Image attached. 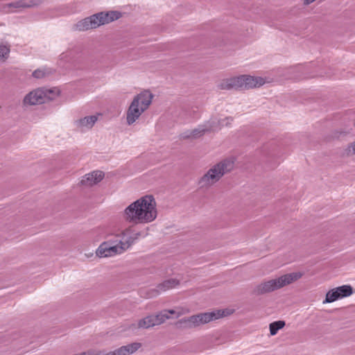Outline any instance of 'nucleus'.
<instances>
[{"mask_svg": "<svg viewBox=\"0 0 355 355\" xmlns=\"http://www.w3.org/2000/svg\"><path fill=\"white\" fill-rule=\"evenodd\" d=\"M104 178V173L101 171H94L85 175L80 181V184L85 187H92L100 182Z\"/></svg>", "mask_w": 355, "mask_h": 355, "instance_id": "obj_13", "label": "nucleus"}, {"mask_svg": "<svg viewBox=\"0 0 355 355\" xmlns=\"http://www.w3.org/2000/svg\"><path fill=\"white\" fill-rule=\"evenodd\" d=\"M30 6L29 5H27L26 3H24L22 2H18L16 3V7L17 8H19V7H22V8H26V7H29Z\"/></svg>", "mask_w": 355, "mask_h": 355, "instance_id": "obj_28", "label": "nucleus"}, {"mask_svg": "<svg viewBox=\"0 0 355 355\" xmlns=\"http://www.w3.org/2000/svg\"><path fill=\"white\" fill-rule=\"evenodd\" d=\"M101 113H96L93 115L85 116L74 121L75 127L80 132H86L91 130L98 121Z\"/></svg>", "mask_w": 355, "mask_h": 355, "instance_id": "obj_9", "label": "nucleus"}, {"mask_svg": "<svg viewBox=\"0 0 355 355\" xmlns=\"http://www.w3.org/2000/svg\"><path fill=\"white\" fill-rule=\"evenodd\" d=\"M141 347L140 343L135 342L116 349L118 355H131Z\"/></svg>", "mask_w": 355, "mask_h": 355, "instance_id": "obj_18", "label": "nucleus"}, {"mask_svg": "<svg viewBox=\"0 0 355 355\" xmlns=\"http://www.w3.org/2000/svg\"><path fill=\"white\" fill-rule=\"evenodd\" d=\"M175 325L179 329H195L191 315L179 320Z\"/></svg>", "mask_w": 355, "mask_h": 355, "instance_id": "obj_22", "label": "nucleus"}, {"mask_svg": "<svg viewBox=\"0 0 355 355\" xmlns=\"http://www.w3.org/2000/svg\"><path fill=\"white\" fill-rule=\"evenodd\" d=\"M206 133H208L207 129L203 123L194 129L184 131L182 133L181 137L184 139H196L201 137Z\"/></svg>", "mask_w": 355, "mask_h": 355, "instance_id": "obj_15", "label": "nucleus"}, {"mask_svg": "<svg viewBox=\"0 0 355 355\" xmlns=\"http://www.w3.org/2000/svg\"><path fill=\"white\" fill-rule=\"evenodd\" d=\"M183 313H184L182 311H176L173 309H171L163 310L155 314H151V316L153 320L154 325L159 326L164 323L167 320L171 319V315H175V317L177 318L181 316Z\"/></svg>", "mask_w": 355, "mask_h": 355, "instance_id": "obj_12", "label": "nucleus"}, {"mask_svg": "<svg viewBox=\"0 0 355 355\" xmlns=\"http://www.w3.org/2000/svg\"><path fill=\"white\" fill-rule=\"evenodd\" d=\"M155 327L151 315L139 320L137 322L132 323L130 329L135 331L139 329H150Z\"/></svg>", "mask_w": 355, "mask_h": 355, "instance_id": "obj_16", "label": "nucleus"}, {"mask_svg": "<svg viewBox=\"0 0 355 355\" xmlns=\"http://www.w3.org/2000/svg\"><path fill=\"white\" fill-rule=\"evenodd\" d=\"M302 276V272H295L262 282L255 286L254 288V293L257 295H262L279 290L298 280Z\"/></svg>", "mask_w": 355, "mask_h": 355, "instance_id": "obj_6", "label": "nucleus"}, {"mask_svg": "<svg viewBox=\"0 0 355 355\" xmlns=\"http://www.w3.org/2000/svg\"><path fill=\"white\" fill-rule=\"evenodd\" d=\"M241 89L259 87L268 82L265 78L250 75H241Z\"/></svg>", "mask_w": 355, "mask_h": 355, "instance_id": "obj_10", "label": "nucleus"}, {"mask_svg": "<svg viewBox=\"0 0 355 355\" xmlns=\"http://www.w3.org/2000/svg\"><path fill=\"white\" fill-rule=\"evenodd\" d=\"M352 294L353 288L350 285H343L329 291L322 303H331L338 300L349 297Z\"/></svg>", "mask_w": 355, "mask_h": 355, "instance_id": "obj_8", "label": "nucleus"}, {"mask_svg": "<svg viewBox=\"0 0 355 355\" xmlns=\"http://www.w3.org/2000/svg\"><path fill=\"white\" fill-rule=\"evenodd\" d=\"M42 89L44 92V103L56 99L61 94L60 89L55 87L51 88L42 87Z\"/></svg>", "mask_w": 355, "mask_h": 355, "instance_id": "obj_19", "label": "nucleus"}, {"mask_svg": "<svg viewBox=\"0 0 355 355\" xmlns=\"http://www.w3.org/2000/svg\"><path fill=\"white\" fill-rule=\"evenodd\" d=\"M81 53V50L79 48H73L62 53L60 55V60L67 62L75 63L78 62V55Z\"/></svg>", "mask_w": 355, "mask_h": 355, "instance_id": "obj_17", "label": "nucleus"}, {"mask_svg": "<svg viewBox=\"0 0 355 355\" xmlns=\"http://www.w3.org/2000/svg\"><path fill=\"white\" fill-rule=\"evenodd\" d=\"M204 125L207 129L208 133L217 131L225 126V124L222 123L217 116L211 117L208 121L205 122Z\"/></svg>", "mask_w": 355, "mask_h": 355, "instance_id": "obj_21", "label": "nucleus"}, {"mask_svg": "<svg viewBox=\"0 0 355 355\" xmlns=\"http://www.w3.org/2000/svg\"><path fill=\"white\" fill-rule=\"evenodd\" d=\"M10 49L5 45L0 44V62H5L8 58Z\"/></svg>", "mask_w": 355, "mask_h": 355, "instance_id": "obj_25", "label": "nucleus"}, {"mask_svg": "<svg viewBox=\"0 0 355 355\" xmlns=\"http://www.w3.org/2000/svg\"><path fill=\"white\" fill-rule=\"evenodd\" d=\"M154 95L148 89L141 91L134 96L126 112L125 119L128 125L135 123L150 107Z\"/></svg>", "mask_w": 355, "mask_h": 355, "instance_id": "obj_3", "label": "nucleus"}, {"mask_svg": "<svg viewBox=\"0 0 355 355\" xmlns=\"http://www.w3.org/2000/svg\"><path fill=\"white\" fill-rule=\"evenodd\" d=\"M121 17L119 11L100 12L78 21L73 28L78 31H86L95 29L101 26L107 24Z\"/></svg>", "mask_w": 355, "mask_h": 355, "instance_id": "obj_5", "label": "nucleus"}, {"mask_svg": "<svg viewBox=\"0 0 355 355\" xmlns=\"http://www.w3.org/2000/svg\"><path fill=\"white\" fill-rule=\"evenodd\" d=\"M179 284L180 281L176 278L166 279L157 286V292L159 293L174 288L178 286Z\"/></svg>", "mask_w": 355, "mask_h": 355, "instance_id": "obj_20", "label": "nucleus"}, {"mask_svg": "<svg viewBox=\"0 0 355 355\" xmlns=\"http://www.w3.org/2000/svg\"><path fill=\"white\" fill-rule=\"evenodd\" d=\"M142 236L132 225H129L116 234L113 239L101 243L96 250L99 258H109L122 254Z\"/></svg>", "mask_w": 355, "mask_h": 355, "instance_id": "obj_1", "label": "nucleus"}, {"mask_svg": "<svg viewBox=\"0 0 355 355\" xmlns=\"http://www.w3.org/2000/svg\"><path fill=\"white\" fill-rule=\"evenodd\" d=\"M232 313L233 310L229 309H218L209 312L200 313L196 315H193L191 317L193 319L194 328H198L211 321L230 315Z\"/></svg>", "mask_w": 355, "mask_h": 355, "instance_id": "obj_7", "label": "nucleus"}, {"mask_svg": "<svg viewBox=\"0 0 355 355\" xmlns=\"http://www.w3.org/2000/svg\"><path fill=\"white\" fill-rule=\"evenodd\" d=\"M222 123L225 124V126H227L232 122V118L231 117H225V118H219Z\"/></svg>", "mask_w": 355, "mask_h": 355, "instance_id": "obj_27", "label": "nucleus"}, {"mask_svg": "<svg viewBox=\"0 0 355 355\" xmlns=\"http://www.w3.org/2000/svg\"><path fill=\"white\" fill-rule=\"evenodd\" d=\"M157 202L151 195H146L131 202L122 212L123 219L131 224H147L157 217Z\"/></svg>", "mask_w": 355, "mask_h": 355, "instance_id": "obj_2", "label": "nucleus"}, {"mask_svg": "<svg viewBox=\"0 0 355 355\" xmlns=\"http://www.w3.org/2000/svg\"><path fill=\"white\" fill-rule=\"evenodd\" d=\"M285 322L283 320H278L270 323L269 325L270 335H276L278 331L282 329L285 326Z\"/></svg>", "mask_w": 355, "mask_h": 355, "instance_id": "obj_23", "label": "nucleus"}, {"mask_svg": "<svg viewBox=\"0 0 355 355\" xmlns=\"http://www.w3.org/2000/svg\"><path fill=\"white\" fill-rule=\"evenodd\" d=\"M241 76L227 78L222 80L218 84L220 89H241Z\"/></svg>", "mask_w": 355, "mask_h": 355, "instance_id": "obj_14", "label": "nucleus"}, {"mask_svg": "<svg viewBox=\"0 0 355 355\" xmlns=\"http://www.w3.org/2000/svg\"><path fill=\"white\" fill-rule=\"evenodd\" d=\"M234 167V159L227 158L211 166L200 178L198 184L201 188H209L217 183L225 174Z\"/></svg>", "mask_w": 355, "mask_h": 355, "instance_id": "obj_4", "label": "nucleus"}, {"mask_svg": "<svg viewBox=\"0 0 355 355\" xmlns=\"http://www.w3.org/2000/svg\"><path fill=\"white\" fill-rule=\"evenodd\" d=\"M343 155L346 157L355 155V140L346 146L344 149Z\"/></svg>", "mask_w": 355, "mask_h": 355, "instance_id": "obj_26", "label": "nucleus"}, {"mask_svg": "<svg viewBox=\"0 0 355 355\" xmlns=\"http://www.w3.org/2000/svg\"><path fill=\"white\" fill-rule=\"evenodd\" d=\"M52 71L51 69L48 68H40L35 70L33 72V76L35 78H43L50 74H51Z\"/></svg>", "mask_w": 355, "mask_h": 355, "instance_id": "obj_24", "label": "nucleus"}, {"mask_svg": "<svg viewBox=\"0 0 355 355\" xmlns=\"http://www.w3.org/2000/svg\"><path fill=\"white\" fill-rule=\"evenodd\" d=\"M24 105H35L44 103V92L42 87L28 92L23 99Z\"/></svg>", "mask_w": 355, "mask_h": 355, "instance_id": "obj_11", "label": "nucleus"}, {"mask_svg": "<svg viewBox=\"0 0 355 355\" xmlns=\"http://www.w3.org/2000/svg\"><path fill=\"white\" fill-rule=\"evenodd\" d=\"M354 127H355V120L354 121Z\"/></svg>", "mask_w": 355, "mask_h": 355, "instance_id": "obj_29", "label": "nucleus"}]
</instances>
